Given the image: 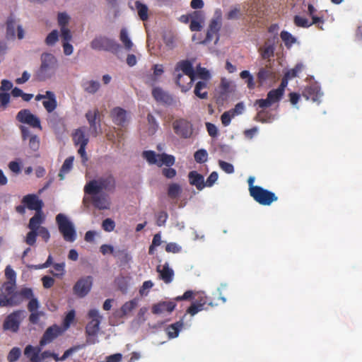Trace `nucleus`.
<instances>
[{"mask_svg":"<svg viewBox=\"0 0 362 362\" xmlns=\"http://www.w3.org/2000/svg\"><path fill=\"white\" fill-rule=\"evenodd\" d=\"M37 237V231L34 230H30V231H29L26 235L25 242L28 245L33 246L36 243Z\"/></svg>","mask_w":362,"mask_h":362,"instance_id":"864d4df0","label":"nucleus"},{"mask_svg":"<svg viewBox=\"0 0 362 362\" xmlns=\"http://www.w3.org/2000/svg\"><path fill=\"white\" fill-rule=\"evenodd\" d=\"M284 95V93L281 92L277 88L272 89L268 92L267 97L269 99V100L274 104L275 103H278L281 100Z\"/></svg>","mask_w":362,"mask_h":362,"instance_id":"79ce46f5","label":"nucleus"},{"mask_svg":"<svg viewBox=\"0 0 362 362\" xmlns=\"http://www.w3.org/2000/svg\"><path fill=\"white\" fill-rule=\"evenodd\" d=\"M16 119L21 123L29 124L32 127L41 129L39 118L32 114L29 110L24 109L19 111L16 115Z\"/></svg>","mask_w":362,"mask_h":362,"instance_id":"ddd939ff","label":"nucleus"},{"mask_svg":"<svg viewBox=\"0 0 362 362\" xmlns=\"http://www.w3.org/2000/svg\"><path fill=\"white\" fill-rule=\"evenodd\" d=\"M157 272L159 273L160 278L165 283V284H170L174 276V272L173 270L169 267V265L168 263H165L163 268L160 269V266L157 267Z\"/></svg>","mask_w":362,"mask_h":362,"instance_id":"393cba45","label":"nucleus"},{"mask_svg":"<svg viewBox=\"0 0 362 362\" xmlns=\"http://www.w3.org/2000/svg\"><path fill=\"white\" fill-rule=\"evenodd\" d=\"M98 114L99 112L97 109L93 111L88 110L86 113V117L90 124L91 134L95 137L97 136L101 132L100 130L99 129L100 126V123H98V125H97L96 123V119L98 118Z\"/></svg>","mask_w":362,"mask_h":362,"instance_id":"6ab92c4d","label":"nucleus"},{"mask_svg":"<svg viewBox=\"0 0 362 362\" xmlns=\"http://www.w3.org/2000/svg\"><path fill=\"white\" fill-rule=\"evenodd\" d=\"M110 116L113 122L118 126H123L127 121V111L119 107L112 110Z\"/></svg>","mask_w":362,"mask_h":362,"instance_id":"412c9836","label":"nucleus"},{"mask_svg":"<svg viewBox=\"0 0 362 362\" xmlns=\"http://www.w3.org/2000/svg\"><path fill=\"white\" fill-rule=\"evenodd\" d=\"M280 37L287 47H291L296 42V38L288 31H281Z\"/></svg>","mask_w":362,"mask_h":362,"instance_id":"37998d69","label":"nucleus"},{"mask_svg":"<svg viewBox=\"0 0 362 362\" xmlns=\"http://www.w3.org/2000/svg\"><path fill=\"white\" fill-rule=\"evenodd\" d=\"M22 204H25L30 210H35V212L42 211L43 202L35 194H27L23 197Z\"/></svg>","mask_w":362,"mask_h":362,"instance_id":"dca6fc26","label":"nucleus"},{"mask_svg":"<svg viewBox=\"0 0 362 362\" xmlns=\"http://www.w3.org/2000/svg\"><path fill=\"white\" fill-rule=\"evenodd\" d=\"M257 76L261 84L264 83L267 80H272L276 77L274 72L270 67L261 68Z\"/></svg>","mask_w":362,"mask_h":362,"instance_id":"c85d7f7f","label":"nucleus"},{"mask_svg":"<svg viewBox=\"0 0 362 362\" xmlns=\"http://www.w3.org/2000/svg\"><path fill=\"white\" fill-rule=\"evenodd\" d=\"M59 38V33L57 30H53L50 33L48 34L45 38V43L47 45H54Z\"/></svg>","mask_w":362,"mask_h":362,"instance_id":"603ef678","label":"nucleus"},{"mask_svg":"<svg viewBox=\"0 0 362 362\" xmlns=\"http://www.w3.org/2000/svg\"><path fill=\"white\" fill-rule=\"evenodd\" d=\"M143 157L148 163L158 165V154H156L153 151H144L143 152Z\"/></svg>","mask_w":362,"mask_h":362,"instance_id":"c03bdc74","label":"nucleus"},{"mask_svg":"<svg viewBox=\"0 0 362 362\" xmlns=\"http://www.w3.org/2000/svg\"><path fill=\"white\" fill-rule=\"evenodd\" d=\"M90 47L94 50L110 52L114 54L121 49V45L115 40L105 35L96 36L90 42Z\"/></svg>","mask_w":362,"mask_h":362,"instance_id":"20e7f679","label":"nucleus"},{"mask_svg":"<svg viewBox=\"0 0 362 362\" xmlns=\"http://www.w3.org/2000/svg\"><path fill=\"white\" fill-rule=\"evenodd\" d=\"M88 317L91 320L86 327V334L90 337H95L100 330V324L102 320V316L100 315L99 312L96 309H91L88 313ZM87 344H95V340H92L88 338L86 340Z\"/></svg>","mask_w":362,"mask_h":362,"instance_id":"0eeeda50","label":"nucleus"},{"mask_svg":"<svg viewBox=\"0 0 362 362\" xmlns=\"http://www.w3.org/2000/svg\"><path fill=\"white\" fill-rule=\"evenodd\" d=\"M151 93L154 100L158 103L170 106L175 103L174 97L160 87L153 88Z\"/></svg>","mask_w":362,"mask_h":362,"instance_id":"4468645a","label":"nucleus"},{"mask_svg":"<svg viewBox=\"0 0 362 362\" xmlns=\"http://www.w3.org/2000/svg\"><path fill=\"white\" fill-rule=\"evenodd\" d=\"M184 323L182 320L171 324L165 329V332L169 339H174L178 337L179 332L182 329Z\"/></svg>","mask_w":362,"mask_h":362,"instance_id":"bb28decb","label":"nucleus"},{"mask_svg":"<svg viewBox=\"0 0 362 362\" xmlns=\"http://www.w3.org/2000/svg\"><path fill=\"white\" fill-rule=\"evenodd\" d=\"M44 107L48 112H53L57 107V103L56 98H49V100L42 102Z\"/></svg>","mask_w":362,"mask_h":362,"instance_id":"5fc2aeb1","label":"nucleus"},{"mask_svg":"<svg viewBox=\"0 0 362 362\" xmlns=\"http://www.w3.org/2000/svg\"><path fill=\"white\" fill-rule=\"evenodd\" d=\"M194 303H196L197 305H200L203 310L207 309V307H205L206 305L210 307H214L217 305L216 303H214L211 300H209V298L204 293H200Z\"/></svg>","mask_w":362,"mask_h":362,"instance_id":"ea45409f","label":"nucleus"},{"mask_svg":"<svg viewBox=\"0 0 362 362\" xmlns=\"http://www.w3.org/2000/svg\"><path fill=\"white\" fill-rule=\"evenodd\" d=\"M45 217L42 211L35 212V215L30 219L28 228L37 231L42 226L40 225L44 222Z\"/></svg>","mask_w":362,"mask_h":362,"instance_id":"a878e982","label":"nucleus"},{"mask_svg":"<svg viewBox=\"0 0 362 362\" xmlns=\"http://www.w3.org/2000/svg\"><path fill=\"white\" fill-rule=\"evenodd\" d=\"M135 5L141 20L146 21L148 19V7L139 1H136Z\"/></svg>","mask_w":362,"mask_h":362,"instance_id":"a19ab883","label":"nucleus"},{"mask_svg":"<svg viewBox=\"0 0 362 362\" xmlns=\"http://www.w3.org/2000/svg\"><path fill=\"white\" fill-rule=\"evenodd\" d=\"M173 127L177 135L185 139L191 137L193 133L192 124L185 119L175 120L173 123Z\"/></svg>","mask_w":362,"mask_h":362,"instance_id":"f8f14e48","label":"nucleus"},{"mask_svg":"<svg viewBox=\"0 0 362 362\" xmlns=\"http://www.w3.org/2000/svg\"><path fill=\"white\" fill-rule=\"evenodd\" d=\"M93 278L88 276L78 279L73 287L74 293L79 298L86 296L91 289Z\"/></svg>","mask_w":362,"mask_h":362,"instance_id":"9b49d317","label":"nucleus"},{"mask_svg":"<svg viewBox=\"0 0 362 362\" xmlns=\"http://www.w3.org/2000/svg\"><path fill=\"white\" fill-rule=\"evenodd\" d=\"M82 347H83V345H76L69 348V349L64 351V354L61 357H59V361H64L72 354L81 349Z\"/></svg>","mask_w":362,"mask_h":362,"instance_id":"052dcab7","label":"nucleus"},{"mask_svg":"<svg viewBox=\"0 0 362 362\" xmlns=\"http://www.w3.org/2000/svg\"><path fill=\"white\" fill-rule=\"evenodd\" d=\"M303 96L313 102H320L322 93L317 84H312L306 87L303 91Z\"/></svg>","mask_w":362,"mask_h":362,"instance_id":"aec40b11","label":"nucleus"},{"mask_svg":"<svg viewBox=\"0 0 362 362\" xmlns=\"http://www.w3.org/2000/svg\"><path fill=\"white\" fill-rule=\"evenodd\" d=\"M62 328L57 325H53L49 327L44 332L41 339L40 340V345L45 346V345L52 342L62 333Z\"/></svg>","mask_w":362,"mask_h":362,"instance_id":"2eb2a0df","label":"nucleus"},{"mask_svg":"<svg viewBox=\"0 0 362 362\" xmlns=\"http://www.w3.org/2000/svg\"><path fill=\"white\" fill-rule=\"evenodd\" d=\"M115 188L116 181L114 176L107 174L87 182L84 187V192L87 194H99L102 190L112 192Z\"/></svg>","mask_w":362,"mask_h":362,"instance_id":"f257e3e1","label":"nucleus"},{"mask_svg":"<svg viewBox=\"0 0 362 362\" xmlns=\"http://www.w3.org/2000/svg\"><path fill=\"white\" fill-rule=\"evenodd\" d=\"M207 156H208L207 152L204 149H199V150L197 151L194 155V160L198 163H204L207 159Z\"/></svg>","mask_w":362,"mask_h":362,"instance_id":"3c124183","label":"nucleus"},{"mask_svg":"<svg viewBox=\"0 0 362 362\" xmlns=\"http://www.w3.org/2000/svg\"><path fill=\"white\" fill-rule=\"evenodd\" d=\"M176 307V303L173 301H161L153 305L151 312L153 314L159 315L165 312L172 313Z\"/></svg>","mask_w":362,"mask_h":362,"instance_id":"a211bd4d","label":"nucleus"},{"mask_svg":"<svg viewBox=\"0 0 362 362\" xmlns=\"http://www.w3.org/2000/svg\"><path fill=\"white\" fill-rule=\"evenodd\" d=\"M153 286V283L148 280L145 281L141 288L139 289V293L141 296H146L148 293V290L151 289Z\"/></svg>","mask_w":362,"mask_h":362,"instance_id":"338daca9","label":"nucleus"},{"mask_svg":"<svg viewBox=\"0 0 362 362\" xmlns=\"http://www.w3.org/2000/svg\"><path fill=\"white\" fill-rule=\"evenodd\" d=\"M21 350L18 347H13L8 353L7 359L9 362H15L20 358Z\"/></svg>","mask_w":362,"mask_h":362,"instance_id":"8fccbe9b","label":"nucleus"},{"mask_svg":"<svg viewBox=\"0 0 362 362\" xmlns=\"http://www.w3.org/2000/svg\"><path fill=\"white\" fill-rule=\"evenodd\" d=\"M293 23L297 27L305 28H309L313 24V22L310 23L307 18L298 15L294 16Z\"/></svg>","mask_w":362,"mask_h":362,"instance_id":"49530a36","label":"nucleus"},{"mask_svg":"<svg viewBox=\"0 0 362 362\" xmlns=\"http://www.w3.org/2000/svg\"><path fill=\"white\" fill-rule=\"evenodd\" d=\"M14 291H16V283L12 281H6L1 286L0 295L3 298H8L14 293Z\"/></svg>","mask_w":362,"mask_h":362,"instance_id":"473e14b6","label":"nucleus"},{"mask_svg":"<svg viewBox=\"0 0 362 362\" xmlns=\"http://www.w3.org/2000/svg\"><path fill=\"white\" fill-rule=\"evenodd\" d=\"M5 276L8 279L7 281H12L13 283H16V272L9 265L7 266L5 269Z\"/></svg>","mask_w":362,"mask_h":362,"instance_id":"774afa93","label":"nucleus"},{"mask_svg":"<svg viewBox=\"0 0 362 362\" xmlns=\"http://www.w3.org/2000/svg\"><path fill=\"white\" fill-rule=\"evenodd\" d=\"M91 195L93 196L92 202L95 208H98L99 209H108L109 203L104 196L98 194Z\"/></svg>","mask_w":362,"mask_h":362,"instance_id":"7c9ffc66","label":"nucleus"},{"mask_svg":"<svg viewBox=\"0 0 362 362\" xmlns=\"http://www.w3.org/2000/svg\"><path fill=\"white\" fill-rule=\"evenodd\" d=\"M175 158L172 155H168L165 153L158 154V166L161 167L165 165L168 167H170L175 164Z\"/></svg>","mask_w":362,"mask_h":362,"instance_id":"c9c22d12","label":"nucleus"},{"mask_svg":"<svg viewBox=\"0 0 362 362\" xmlns=\"http://www.w3.org/2000/svg\"><path fill=\"white\" fill-rule=\"evenodd\" d=\"M57 68V60L50 53H43L41 55V64L35 74V78L38 81H45L54 76Z\"/></svg>","mask_w":362,"mask_h":362,"instance_id":"f03ea898","label":"nucleus"},{"mask_svg":"<svg viewBox=\"0 0 362 362\" xmlns=\"http://www.w3.org/2000/svg\"><path fill=\"white\" fill-rule=\"evenodd\" d=\"M74 160V156H69L64 160L58 175L60 180H64L65 175L71 170Z\"/></svg>","mask_w":362,"mask_h":362,"instance_id":"72a5a7b5","label":"nucleus"},{"mask_svg":"<svg viewBox=\"0 0 362 362\" xmlns=\"http://www.w3.org/2000/svg\"><path fill=\"white\" fill-rule=\"evenodd\" d=\"M255 202L263 206H269L272 202L277 201L276 194L260 186L252 189L250 194Z\"/></svg>","mask_w":362,"mask_h":362,"instance_id":"1a4fd4ad","label":"nucleus"},{"mask_svg":"<svg viewBox=\"0 0 362 362\" xmlns=\"http://www.w3.org/2000/svg\"><path fill=\"white\" fill-rule=\"evenodd\" d=\"M69 20L70 17L66 13L62 12L58 13L57 21L58 25L60 27V28H67Z\"/></svg>","mask_w":362,"mask_h":362,"instance_id":"09e8293b","label":"nucleus"},{"mask_svg":"<svg viewBox=\"0 0 362 362\" xmlns=\"http://www.w3.org/2000/svg\"><path fill=\"white\" fill-rule=\"evenodd\" d=\"M40 344L37 346H33L32 345H28L24 350L25 356L28 358L30 362H39V355L42 351V348Z\"/></svg>","mask_w":362,"mask_h":362,"instance_id":"5701e85b","label":"nucleus"},{"mask_svg":"<svg viewBox=\"0 0 362 362\" xmlns=\"http://www.w3.org/2000/svg\"><path fill=\"white\" fill-rule=\"evenodd\" d=\"M168 214L166 211H160L157 215L156 224L158 226H163L168 220Z\"/></svg>","mask_w":362,"mask_h":362,"instance_id":"e2e57ef3","label":"nucleus"},{"mask_svg":"<svg viewBox=\"0 0 362 362\" xmlns=\"http://www.w3.org/2000/svg\"><path fill=\"white\" fill-rule=\"evenodd\" d=\"M274 115L267 110H262L259 111L255 117V120L262 123H269L274 120Z\"/></svg>","mask_w":362,"mask_h":362,"instance_id":"2f4dec72","label":"nucleus"},{"mask_svg":"<svg viewBox=\"0 0 362 362\" xmlns=\"http://www.w3.org/2000/svg\"><path fill=\"white\" fill-rule=\"evenodd\" d=\"M102 228L106 232H112L115 228V223L110 218H105L102 223Z\"/></svg>","mask_w":362,"mask_h":362,"instance_id":"4d7b16f0","label":"nucleus"},{"mask_svg":"<svg viewBox=\"0 0 362 362\" xmlns=\"http://www.w3.org/2000/svg\"><path fill=\"white\" fill-rule=\"evenodd\" d=\"M28 146L33 151H37L40 148V139L37 135L30 136Z\"/></svg>","mask_w":362,"mask_h":362,"instance_id":"13d9d810","label":"nucleus"},{"mask_svg":"<svg viewBox=\"0 0 362 362\" xmlns=\"http://www.w3.org/2000/svg\"><path fill=\"white\" fill-rule=\"evenodd\" d=\"M219 167L226 173L230 174L234 172V167L231 163L223 160L218 161Z\"/></svg>","mask_w":362,"mask_h":362,"instance_id":"69168bd1","label":"nucleus"},{"mask_svg":"<svg viewBox=\"0 0 362 362\" xmlns=\"http://www.w3.org/2000/svg\"><path fill=\"white\" fill-rule=\"evenodd\" d=\"M73 141L76 146H81L86 142V146L88 143V138L86 136L85 128L81 127L75 130L73 133Z\"/></svg>","mask_w":362,"mask_h":362,"instance_id":"cd10ccee","label":"nucleus"},{"mask_svg":"<svg viewBox=\"0 0 362 362\" xmlns=\"http://www.w3.org/2000/svg\"><path fill=\"white\" fill-rule=\"evenodd\" d=\"M6 37L8 40H15L17 37L18 40H23L25 37V30L23 26L19 23L13 14H11L6 22Z\"/></svg>","mask_w":362,"mask_h":362,"instance_id":"6e6552de","label":"nucleus"},{"mask_svg":"<svg viewBox=\"0 0 362 362\" xmlns=\"http://www.w3.org/2000/svg\"><path fill=\"white\" fill-rule=\"evenodd\" d=\"M33 296V290L30 288H24L19 291H16L8 298H3L0 295V307L18 305L23 301V299L31 298Z\"/></svg>","mask_w":362,"mask_h":362,"instance_id":"423d86ee","label":"nucleus"},{"mask_svg":"<svg viewBox=\"0 0 362 362\" xmlns=\"http://www.w3.org/2000/svg\"><path fill=\"white\" fill-rule=\"evenodd\" d=\"M119 40L124 45L126 50L129 51L132 49L134 44L129 37L128 32L126 28H122L119 33Z\"/></svg>","mask_w":362,"mask_h":362,"instance_id":"e433bc0d","label":"nucleus"},{"mask_svg":"<svg viewBox=\"0 0 362 362\" xmlns=\"http://www.w3.org/2000/svg\"><path fill=\"white\" fill-rule=\"evenodd\" d=\"M317 10L314 6L309 4L308 6V14L311 17L313 24L324 23V19L322 16H318L315 15Z\"/></svg>","mask_w":362,"mask_h":362,"instance_id":"58836bf2","label":"nucleus"},{"mask_svg":"<svg viewBox=\"0 0 362 362\" xmlns=\"http://www.w3.org/2000/svg\"><path fill=\"white\" fill-rule=\"evenodd\" d=\"M182 192V189L180 185L177 183H172L169 185L168 188V195L170 199H177L179 197Z\"/></svg>","mask_w":362,"mask_h":362,"instance_id":"4c0bfd02","label":"nucleus"},{"mask_svg":"<svg viewBox=\"0 0 362 362\" xmlns=\"http://www.w3.org/2000/svg\"><path fill=\"white\" fill-rule=\"evenodd\" d=\"M275 46L274 42L267 41L264 46L259 49L261 56L264 59H269L274 56Z\"/></svg>","mask_w":362,"mask_h":362,"instance_id":"c756f323","label":"nucleus"},{"mask_svg":"<svg viewBox=\"0 0 362 362\" xmlns=\"http://www.w3.org/2000/svg\"><path fill=\"white\" fill-rule=\"evenodd\" d=\"M82 347H83V345H76L69 348V349L64 351V354L61 357H59V361H64L72 354L81 349Z\"/></svg>","mask_w":362,"mask_h":362,"instance_id":"680f3d73","label":"nucleus"},{"mask_svg":"<svg viewBox=\"0 0 362 362\" xmlns=\"http://www.w3.org/2000/svg\"><path fill=\"white\" fill-rule=\"evenodd\" d=\"M182 71L184 74L189 77V82L185 85L182 83V78L183 75L182 74H177L175 77V82L177 86L181 88L182 92H187L189 90L192 83H194L196 78V73L194 70L192 64L188 60H182L179 62L175 66V71Z\"/></svg>","mask_w":362,"mask_h":362,"instance_id":"7ed1b4c3","label":"nucleus"},{"mask_svg":"<svg viewBox=\"0 0 362 362\" xmlns=\"http://www.w3.org/2000/svg\"><path fill=\"white\" fill-rule=\"evenodd\" d=\"M56 223L59 231L66 242L72 243L76 239V231L73 223L64 214H59L56 216Z\"/></svg>","mask_w":362,"mask_h":362,"instance_id":"39448f33","label":"nucleus"},{"mask_svg":"<svg viewBox=\"0 0 362 362\" xmlns=\"http://www.w3.org/2000/svg\"><path fill=\"white\" fill-rule=\"evenodd\" d=\"M207 88V83L206 81H198L194 87V93L196 96L199 98L200 99H206L208 98L207 91L204 90L202 92V90H205Z\"/></svg>","mask_w":362,"mask_h":362,"instance_id":"f704fd0d","label":"nucleus"},{"mask_svg":"<svg viewBox=\"0 0 362 362\" xmlns=\"http://www.w3.org/2000/svg\"><path fill=\"white\" fill-rule=\"evenodd\" d=\"M234 117V115H233L230 110L224 112L221 117V120L223 126L227 127L230 124L232 118Z\"/></svg>","mask_w":362,"mask_h":362,"instance_id":"0e129e2a","label":"nucleus"},{"mask_svg":"<svg viewBox=\"0 0 362 362\" xmlns=\"http://www.w3.org/2000/svg\"><path fill=\"white\" fill-rule=\"evenodd\" d=\"M204 22V14L202 11H195L190 13L189 29L191 31H200Z\"/></svg>","mask_w":362,"mask_h":362,"instance_id":"f3484780","label":"nucleus"},{"mask_svg":"<svg viewBox=\"0 0 362 362\" xmlns=\"http://www.w3.org/2000/svg\"><path fill=\"white\" fill-rule=\"evenodd\" d=\"M82 347H83V345H76L69 348V349L64 351V354L61 357H59V361H64L72 354L81 349Z\"/></svg>","mask_w":362,"mask_h":362,"instance_id":"bf43d9fd","label":"nucleus"},{"mask_svg":"<svg viewBox=\"0 0 362 362\" xmlns=\"http://www.w3.org/2000/svg\"><path fill=\"white\" fill-rule=\"evenodd\" d=\"M23 310H18L9 314L3 323V329L17 332L23 317Z\"/></svg>","mask_w":362,"mask_h":362,"instance_id":"9d476101","label":"nucleus"},{"mask_svg":"<svg viewBox=\"0 0 362 362\" xmlns=\"http://www.w3.org/2000/svg\"><path fill=\"white\" fill-rule=\"evenodd\" d=\"M188 177L189 184L195 186L198 190H202L205 187L204 176L197 171L189 172Z\"/></svg>","mask_w":362,"mask_h":362,"instance_id":"b1692460","label":"nucleus"},{"mask_svg":"<svg viewBox=\"0 0 362 362\" xmlns=\"http://www.w3.org/2000/svg\"><path fill=\"white\" fill-rule=\"evenodd\" d=\"M75 315L76 314L74 310H71L69 312H68L63 321V326L65 329H67L70 327L71 324L74 322L75 319Z\"/></svg>","mask_w":362,"mask_h":362,"instance_id":"6e6d98bb","label":"nucleus"},{"mask_svg":"<svg viewBox=\"0 0 362 362\" xmlns=\"http://www.w3.org/2000/svg\"><path fill=\"white\" fill-rule=\"evenodd\" d=\"M84 90L89 93H95L100 88V83L95 81H89L83 83Z\"/></svg>","mask_w":362,"mask_h":362,"instance_id":"a18cd8bd","label":"nucleus"},{"mask_svg":"<svg viewBox=\"0 0 362 362\" xmlns=\"http://www.w3.org/2000/svg\"><path fill=\"white\" fill-rule=\"evenodd\" d=\"M220 29H221V25H220L219 22L217 20L213 19L210 22V24H209V28H208V30L206 33V38L203 41L200 42V43L206 44V43L210 42L213 40L214 35H218Z\"/></svg>","mask_w":362,"mask_h":362,"instance_id":"4be33fe9","label":"nucleus"},{"mask_svg":"<svg viewBox=\"0 0 362 362\" xmlns=\"http://www.w3.org/2000/svg\"><path fill=\"white\" fill-rule=\"evenodd\" d=\"M137 304L138 302L136 299L126 302L121 308L123 315H127L132 311L137 306Z\"/></svg>","mask_w":362,"mask_h":362,"instance_id":"de8ad7c7","label":"nucleus"}]
</instances>
